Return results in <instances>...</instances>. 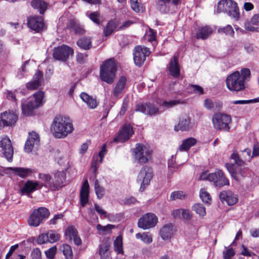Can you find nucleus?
Returning a JSON list of instances; mask_svg holds the SVG:
<instances>
[{
  "label": "nucleus",
  "mask_w": 259,
  "mask_h": 259,
  "mask_svg": "<svg viewBox=\"0 0 259 259\" xmlns=\"http://www.w3.org/2000/svg\"><path fill=\"white\" fill-rule=\"evenodd\" d=\"M127 79L125 76H120L113 89L112 94L117 99L121 98L127 89Z\"/></svg>",
  "instance_id": "obj_18"
},
{
  "label": "nucleus",
  "mask_w": 259,
  "mask_h": 259,
  "mask_svg": "<svg viewBox=\"0 0 259 259\" xmlns=\"http://www.w3.org/2000/svg\"><path fill=\"white\" fill-rule=\"evenodd\" d=\"M218 13H226L235 20H238L240 14L237 3L233 0H220L218 3Z\"/></svg>",
  "instance_id": "obj_4"
},
{
  "label": "nucleus",
  "mask_w": 259,
  "mask_h": 259,
  "mask_svg": "<svg viewBox=\"0 0 259 259\" xmlns=\"http://www.w3.org/2000/svg\"><path fill=\"white\" fill-rule=\"evenodd\" d=\"M39 143V135L34 132L29 133L25 142L24 150L28 153L32 151L34 145H37Z\"/></svg>",
  "instance_id": "obj_25"
},
{
  "label": "nucleus",
  "mask_w": 259,
  "mask_h": 259,
  "mask_svg": "<svg viewBox=\"0 0 259 259\" xmlns=\"http://www.w3.org/2000/svg\"><path fill=\"white\" fill-rule=\"evenodd\" d=\"M38 186L39 182L28 180L25 183L23 187L20 189V194L21 195H25L29 196L31 193L37 190V187Z\"/></svg>",
  "instance_id": "obj_29"
},
{
  "label": "nucleus",
  "mask_w": 259,
  "mask_h": 259,
  "mask_svg": "<svg viewBox=\"0 0 259 259\" xmlns=\"http://www.w3.org/2000/svg\"><path fill=\"white\" fill-rule=\"evenodd\" d=\"M143 176V181L139 189L140 192H143L146 187L149 185L153 176L152 168L146 165L143 166L140 171L138 178L142 179Z\"/></svg>",
  "instance_id": "obj_16"
},
{
  "label": "nucleus",
  "mask_w": 259,
  "mask_h": 259,
  "mask_svg": "<svg viewBox=\"0 0 259 259\" xmlns=\"http://www.w3.org/2000/svg\"><path fill=\"white\" fill-rule=\"evenodd\" d=\"M40 85V82L32 80L26 83V88L29 90H35L38 89Z\"/></svg>",
  "instance_id": "obj_59"
},
{
  "label": "nucleus",
  "mask_w": 259,
  "mask_h": 259,
  "mask_svg": "<svg viewBox=\"0 0 259 259\" xmlns=\"http://www.w3.org/2000/svg\"><path fill=\"white\" fill-rule=\"evenodd\" d=\"M131 6L136 12H143L144 11L142 5L138 2V0H131Z\"/></svg>",
  "instance_id": "obj_52"
},
{
  "label": "nucleus",
  "mask_w": 259,
  "mask_h": 259,
  "mask_svg": "<svg viewBox=\"0 0 259 259\" xmlns=\"http://www.w3.org/2000/svg\"><path fill=\"white\" fill-rule=\"evenodd\" d=\"M219 33L225 34L227 35L232 36L234 34V31L230 25H228L225 27H220L218 29Z\"/></svg>",
  "instance_id": "obj_49"
},
{
  "label": "nucleus",
  "mask_w": 259,
  "mask_h": 259,
  "mask_svg": "<svg viewBox=\"0 0 259 259\" xmlns=\"http://www.w3.org/2000/svg\"><path fill=\"white\" fill-rule=\"evenodd\" d=\"M32 259H42L41 252L38 247L34 248L30 254Z\"/></svg>",
  "instance_id": "obj_61"
},
{
  "label": "nucleus",
  "mask_w": 259,
  "mask_h": 259,
  "mask_svg": "<svg viewBox=\"0 0 259 259\" xmlns=\"http://www.w3.org/2000/svg\"><path fill=\"white\" fill-rule=\"evenodd\" d=\"M0 148L7 160L9 162H12L13 160L14 150L11 140L7 136H5L0 141Z\"/></svg>",
  "instance_id": "obj_15"
},
{
  "label": "nucleus",
  "mask_w": 259,
  "mask_h": 259,
  "mask_svg": "<svg viewBox=\"0 0 259 259\" xmlns=\"http://www.w3.org/2000/svg\"><path fill=\"white\" fill-rule=\"evenodd\" d=\"M157 222L158 218L155 214L148 212L139 219L138 226L143 230H147L155 227Z\"/></svg>",
  "instance_id": "obj_12"
},
{
  "label": "nucleus",
  "mask_w": 259,
  "mask_h": 259,
  "mask_svg": "<svg viewBox=\"0 0 259 259\" xmlns=\"http://www.w3.org/2000/svg\"><path fill=\"white\" fill-rule=\"evenodd\" d=\"M213 128L217 131L229 132L230 130V124L232 122L231 115L218 112L214 113L212 117Z\"/></svg>",
  "instance_id": "obj_5"
},
{
  "label": "nucleus",
  "mask_w": 259,
  "mask_h": 259,
  "mask_svg": "<svg viewBox=\"0 0 259 259\" xmlns=\"http://www.w3.org/2000/svg\"><path fill=\"white\" fill-rule=\"evenodd\" d=\"M225 165L232 178L237 182L240 181L241 178L248 176L251 172L250 169L245 165L235 166L234 164L229 163H226Z\"/></svg>",
  "instance_id": "obj_8"
},
{
  "label": "nucleus",
  "mask_w": 259,
  "mask_h": 259,
  "mask_svg": "<svg viewBox=\"0 0 259 259\" xmlns=\"http://www.w3.org/2000/svg\"><path fill=\"white\" fill-rule=\"evenodd\" d=\"M151 53L148 48L143 46H136L133 50V59L135 64L139 67L143 65L146 60V57Z\"/></svg>",
  "instance_id": "obj_9"
},
{
  "label": "nucleus",
  "mask_w": 259,
  "mask_h": 259,
  "mask_svg": "<svg viewBox=\"0 0 259 259\" xmlns=\"http://www.w3.org/2000/svg\"><path fill=\"white\" fill-rule=\"evenodd\" d=\"M119 21L116 19H113L109 20L103 29V33L104 36L108 37L111 35L114 31H118Z\"/></svg>",
  "instance_id": "obj_27"
},
{
  "label": "nucleus",
  "mask_w": 259,
  "mask_h": 259,
  "mask_svg": "<svg viewBox=\"0 0 259 259\" xmlns=\"http://www.w3.org/2000/svg\"><path fill=\"white\" fill-rule=\"evenodd\" d=\"M80 97L91 109H95L98 105V102L96 99L89 95L87 93L82 92L80 95Z\"/></svg>",
  "instance_id": "obj_34"
},
{
  "label": "nucleus",
  "mask_w": 259,
  "mask_h": 259,
  "mask_svg": "<svg viewBox=\"0 0 259 259\" xmlns=\"http://www.w3.org/2000/svg\"><path fill=\"white\" fill-rule=\"evenodd\" d=\"M30 5L34 9L37 10L40 14L43 15L48 9L49 3L44 0H32Z\"/></svg>",
  "instance_id": "obj_32"
},
{
  "label": "nucleus",
  "mask_w": 259,
  "mask_h": 259,
  "mask_svg": "<svg viewBox=\"0 0 259 259\" xmlns=\"http://www.w3.org/2000/svg\"><path fill=\"white\" fill-rule=\"evenodd\" d=\"M136 237L138 239H141L144 243L146 244H150L152 242V237L148 233L144 232L143 234L140 233L136 234Z\"/></svg>",
  "instance_id": "obj_44"
},
{
  "label": "nucleus",
  "mask_w": 259,
  "mask_h": 259,
  "mask_svg": "<svg viewBox=\"0 0 259 259\" xmlns=\"http://www.w3.org/2000/svg\"><path fill=\"white\" fill-rule=\"evenodd\" d=\"M76 44L80 48L84 50H90L93 47L92 38L88 36L80 37Z\"/></svg>",
  "instance_id": "obj_35"
},
{
  "label": "nucleus",
  "mask_w": 259,
  "mask_h": 259,
  "mask_svg": "<svg viewBox=\"0 0 259 259\" xmlns=\"http://www.w3.org/2000/svg\"><path fill=\"white\" fill-rule=\"evenodd\" d=\"M240 155L245 163L246 161H249L253 157L252 154L251 155V149L249 148H245L243 150H241L240 151Z\"/></svg>",
  "instance_id": "obj_50"
},
{
  "label": "nucleus",
  "mask_w": 259,
  "mask_h": 259,
  "mask_svg": "<svg viewBox=\"0 0 259 259\" xmlns=\"http://www.w3.org/2000/svg\"><path fill=\"white\" fill-rule=\"evenodd\" d=\"M193 210L200 216H204L206 214L205 208L203 204L196 203L192 207Z\"/></svg>",
  "instance_id": "obj_51"
},
{
  "label": "nucleus",
  "mask_w": 259,
  "mask_h": 259,
  "mask_svg": "<svg viewBox=\"0 0 259 259\" xmlns=\"http://www.w3.org/2000/svg\"><path fill=\"white\" fill-rule=\"evenodd\" d=\"M62 252L65 259H73V253L71 247L67 244L62 245Z\"/></svg>",
  "instance_id": "obj_43"
},
{
  "label": "nucleus",
  "mask_w": 259,
  "mask_h": 259,
  "mask_svg": "<svg viewBox=\"0 0 259 259\" xmlns=\"http://www.w3.org/2000/svg\"><path fill=\"white\" fill-rule=\"evenodd\" d=\"M167 69L169 74L175 78H178L180 76V67L179 64L178 57L174 56L171 58L167 65Z\"/></svg>",
  "instance_id": "obj_21"
},
{
  "label": "nucleus",
  "mask_w": 259,
  "mask_h": 259,
  "mask_svg": "<svg viewBox=\"0 0 259 259\" xmlns=\"http://www.w3.org/2000/svg\"><path fill=\"white\" fill-rule=\"evenodd\" d=\"M66 179V173L64 171H57L54 174L53 178H52L51 183H50V189L51 191L58 190L64 186V182Z\"/></svg>",
  "instance_id": "obj_19"
},
{
  "label": "nucleus",
  "mask_w": 259,
  "mask_h": 259,
  "mask_svg": "<svg viewBox=\"0 0 259 259\" xmlns=\"http://www.w3.org/2000/svg\"><path fill=\"white\" fill-rule=\"evenodd\" d=\"M38 178L46 183V184H41L39 188H41L42 187H46L47 186L50 188V183H51L52 182V177L49 174L39 173Z\"/></svg>",
  "instance_id": "obj_42"
},
{
  "label": "nucleus",
  "mask_w": 259,
  "mask_h": 259,
  "mask_svg": "<svg viewBox=\"0 0 259 259\" xmlns=\"http://www.w3.org/2000/svg\"><path fill=\"white\" fill-rule=\"evenodd\" d=\"M48 242L53 243L59 240L60 235L54 230H50L47 233Z\"/></svg>",
  "instance_id": "obj_48"
},
{
  "label": "nucleus",
  "mask_w": 259,
  "mask_h": 259,
  "mask_svg": "<svg viewBox=\"0 0 259 259\" xmlns=\"http://www.w3.org/2000/svg\"><path fill=\"white\" fill-rule=\"evenodd\" d=\"M219 197L222 202H226L229 206L234 205L238 201L237 195L230 190L221 192Z\"/></svg>",
  "instance_id": "obj_22"
},
{
  "label": "nucleus",
  "mask_w": 259,
  "mask_h": 259,
  "mask_svg": "<svg viewBox=\"0 0 259 259\" xmlns=\"http://www.w3.org/2000/svg\"><path fill=\"white\" fill-rule=\"evenodd\" d=\"M185 90L190 94H195L200 95L204 94L203 89L197 84H189L186 87Z\"/></svg>",
  "instance_id": "obj_40"
},
{
  "label": "nucleus",
  "mask_w": 259,
  "mask_h": 259,
  "mask_svg": "<svg viewBox=\"0 0 259 259\" xmlns=\"http://www.w3.org/2000/svg\"><path fill=\"white\" fill-rule=\"evenodd\" d=\"M74 127L71 119L66 116L58 115L55 117L51 130L54 137L61 139L72 133Z\"/></svg>",
  "instance_id": "obj_2"
},
{
  "label": "nucleus",
  "mask_w": 259,
  "mask_h": 259,
  "mask_svg": "<svg viewBox=\"0 0 259 259\" xmlns=\"http://www.w3.org/2000/svg\"><path fill=\"white\" fill-rule=\"evenodd\" d=\"M182 103V102L180 100H171V101H164L161 103V106L163 107L169 108L174 107V106H175L178 104H181Z\"/></svg>",
  "instance_id": "obj_56"
},
{
  "label": "nucleus",
  "mask_w": 259,
  "mask_h": 259,
  "mask_svg": "<svg viewBox=\"0 0 259 259\" xmlns=\"http://www.w3.org/2000/svg\"><path fill=\"white\" fill-rule=\"evenodd\" d=\"M27 25L30 29L37 33L43 31L45 25L44 18L37 15L28 17Z\"/></svg>",
  "instance_id": "obj_13"
},
{
  "label": "nucleus",
  "mask_w": 259,
  "mask_h": 259,
  "mask_svg": "<svg viewBox=\"0 0 259 259\" xmlns=\"http://www.w3.org/2000/svg\"><path fill=\"white\" fill-rule=\"evenodd\" d=\"M18 118L17 114L14 112L5 111L0 114V130L5 126L13 125Z\"/></svg>",
  "instance_id": "obj_17"
},
{
  "label": "nucleus",
  "mask_w": 259,
  "mask_h": 259,
  "mask_svg": "<svg viewBox=\"0 0 259 259\" xmlns=\"http://www.w3.org/2000/svg\"><path fill=\"white\" fill-rule=\"evenodd\" d=\"M114 250L118 254H123V243L122 240L121 238L119 237H117L116 239L114 241Z\"/></svg>",
  "instance_id": "obj_46"
},
{
  "label": "nucleus",
  "mask_w": 259,
  "mask_h": 259,
  "mask_svg": "<svg viewBox=\"0 0 259 259\" xmlns=\"http://www.w3.org/2000/svg\"><path fill=\"white\" fill-rule=\"evenodd\" d=\"M235 254V252L232 247L228 248L226 251L223 252L224 259H231Z\"/></svg>",
  "instance_id": "obj_64"
},
{
  "label": "nucleus",
  "mask_w": 259,
  "mask_h": 259,
  "mask_svg": "<svg viewBox=\"0 0 259 259\" xmlns=\"http://www.w3.org/2000/svg\"><path fill=\"white\" fill-rule=\"evenodd\" d=\"M191 128V118L189 116L182 117L179 119L178 123L174 126L176 132L189 131Z\"/></svg>",
  "instance_id": "obj_28"
},
{
  "label": "nucleus",
  "mask_w": 259,
  "mask_h": 259,
  "mask_svg": "<svg viewBox=\"0 0 259 259\" xmlns=\"http://www.w3.org/2000/svg\"><path fill=\"white\" fill-rule=\"evenodd\" d=\"M74 53L73 49L66 45H62L55 48L53 50V58L59 61L66 62L70 55H73Z\"/></svg>",
  "instance_id": "obj_10"
},
{
  "label": "nucleus",
  "mask_w": 259,
  "mask_h": 259,
  "mask_svg": "<svg viewBox=\"0 0 259 259\" xmlns=\"http://www.w3.org/2000/svg\"><path fill=\"white\" fill-rule=\"evenodd\" d=\"M117 65L114 58L105 61L100 66V78L103 81L108 84L112 83L115 78Z\"/></svg>",
  "instance_id": "obj_3"
},
{
  "label": "nucleus",
  "mask_w": 259,
  "mask_h": 259,
  "mask_svg": "<svg viewBox=\"0 0 259 259\" xmlns=\"http://www.w3.org/2000/svg\"><path fill=\"white\" fill-rule=\"evenodd\" d=\"M38 107L33 101H29L27 104L22 105V112L25 116H30L34 109Z\"/></svg>",
  "instance_id": "obj_39"
},
{
  "label": "nucleus",
  "mask_w": 259,
  "mask_h": 259,
  "mask_svg": "<svg viewBox=\"0 0 259 259\" xmlns=\"http://www.w3.org/2000/svg\"><path fill=\"white\" fill-rule=\"evenodd\" d=\"M95 190L97 198L99 199H102L105 194V191L103 187L100 186L98 180L95 182Z\"/></svg>",
  "instance_id": "obj_47"
},
{
  "label": "nucleus",
  "mask_w": 259,
  "mask_h": 259,
  "mask_svg": "<svg viewBox=\"0 0 259 259\" xmlns=\"http://www.w3.org/2000/svg\"><path fill=\"white\" fill-rule=\"evenodd\" d=\"M88 57V55L87 54L78 53L76 56V61L79 64H84L86 62Z\"/></svg>",
  "instance_id": "obj_62"
},
{
  "label": "nucleus",
  "mask_w": 259,
  "mask_h": 259,
  "mask_svg": "<svg viewBox=\"0 0 259 259\" xmlns=\"http://www.w3.org/2000/svg\"><path fill=\"white\" fill-rule=\"evenodd\" d=\"M208 180L213 182L217 187H222L230 185L229 180L226 178L224 172L219 169H215L214 172L208 174Z\"/></svg>",
  "instance_id": "obj_11"
},
{
  "label": "nucleus",
  "mask_w": 259,
  "mask_h": 259,
  "mask_svg": "<svg viewBox=\"0 0 259 259\" xmlns=\"http://www.w3.org/2000/svg\"><path fill=\"white\" fill-rule=\"evenodd\" d=\"M259 24V13L257 14H255L252 17L250 21V22L245 24V28L251 31H254L256 30L257 28H256L252 25H257Z\"/></svg>",
  "instance_id": "obj_41"
},
{
  "label": "nucleus",
  "mask_w": 259,
  "mask_h": 259,
  "mask_svg": "<svg viewBox=\"0 0 259 259\" xmlns=\"http://www.w3.org/2000/svg\"><path fill=\"white\" fill-rule=\"evenodd\" d=\"M250 71L248 68H242L239 72L235 71L228 75L226 80L227 88L232 91L239 92L245 88V81L249 78Z\"/></svg>",
  "instance_id": "obj_1"
},
{
  "label": "nucleus",
  "mask_w": 259,
  "mask_h": 259,
  "mask_svg": "<svg viewBox=\"0 0 259 259\" xmlns=\"http://www.w3.org/2000/svg\"><path fill=\"white\" fill-rule=\"evenodd\" d=\"M100 17V14L98 11L92 12L89 15V18L98 25H100L101 23Z\"/></svg>",
  "instance_id": "obj_53"
},
{
  "label": "nucleus",
  "mask_w": 259,
  "mask_h": 259,
  "mask_svg": "<svg viewBox=\"0 0 259 259\" xmlns=\"http://www.w3.org/2000/svg\"><path fill=\"white\" fill-rule=\"evenodd\" d=\"M10 169H11L15 175L23 178L28 177L32 173V169L28 168L10 167Z\"/></svg>",
  "instance_id": "obj_36"
},
{
  "label": "nucleus",
  "mask_w": 259,
  "mask_h": 259,
  "mask_svg": "<svg viewBox=\"0 0 259 259\" xmlns=\"http://www.w3.org/2000/svg\"><path fill=\"white\" fill-rule=\"evenodd\" d=\"M89 188L88 181L85 180L81 187L79 194L80 203L82 207L89 203Z\"/></svg>",
  "instance_id": "obj_23"
},
{
  "label": "nucleus",
  "mask_w": 259,
  "mask_h": 259,
  "mask_svg": "<svg viewBox=\"0 0 259 259\" xmlns=\"http://www.w3.org/2000/svg\"><path fill=\"white\" fill-rule=\"evenodd\" d=\"M200 197L203 202L205 203L210 204L211 201V196L209 193L201 189L200 191Z\"/></svg>",
  "instance_id": "obj_54"
},
{
  "label": "nucleus",
  "mask_w": 259,
  "mask_h": 259,
  "mask_svg": "<svg viewBox=\"0 0 259 259\" xmlns=\"http://www.w3.org/2000/svg\"><path fill=\"white\" fill-rule=\"evenodd\" d=\"M128 107V99L127 98H125L123 100L122 107L119 111V114L123 115L125 114Z\"/></svg>",
  "instance_id": "obj_63"
},
{
  "label": "nucleus",
  "mask_w": 259,
  "mask_h": 259,
  "mask_svg": "<svg viewBox=\"0 0 259 259\" xmlns=\"http://www.w3.org/2000/svg\"><path fill=\"white\" fill-rule=\"evenodd\" d=\"M45 96V93L42 91H38L33 94V96L34 98V103L39 107L42 105V99Z\"/></svg>",
  "instance_id": "obj_45"
},
{
  "label": "nucleus",
  "mask_w": 259,
  "mask_h": 259,
  "mask_svg": "<svg viewBox=\"0 0 259 259\" xmlns=\"http://www.w3.org/2000/svg\"><path fill=\"white\" fill-rule=\"evenodd\" d=\"M185 197L184 192L181 191H174L171 193L170 198L171 200H175L177 199H182Z\"/></svg>",
  "instance_id": "obj_60"
},
{
  "label": "nucleus",
  "mask_w": 259,
  "mask_h": 259,
  "mask_svg": "<svg viewBox=\"0 0 259 259\" xmlns=\"http://www.w3.org/2000/svg\"><path fill=\"white\" fill-rule=\"evenodd\" d=\"M134 134V131L132 125L130 124H124L117 136L114 138L113 141L116 143H123L128 140Z\"/></svg>",
  "instance_id": "obj_14"
},
{
  "label": "nucleus",
  "mask_w": 259,
  "mask_h": 259,
  "mask_svg": "<svg viewBox=\"0 0 259 259\" xmlns=\"http://www.w3.org/2000/svg\"><path fill=\"white\" fill-rule=\"evenodd\" d=\"M57 250L56 246H54L46 250L45 253L47 258L49 259H54L57 252Z\"/></svg>",
  "instance_id": "obj_57"
},
{
  "label": "nucleus",
  "mask_w": 259,
  "mask_h": 259,
  "mask_svg": "<svg viewBox=\"0 0 259 259\" xmlns=\"http://www.w3.org/2000/svg\"><path fill=\"white\" fill-rule=\"evenodd\" d=\"M115 225L111 224H108L105 226H103L100 224H98L96 227L98 231L108 233H110L111 230L115 228Z\"/></svg>",
  "instance_id": "obj_55"
},
{
  "label": "nucleus",
  "mask_w": 259,
  "mask_h": 259,
  "mask_svg": "<svg viewBox=\"0 0 259 259\" xmlns=\"http://www.w3.org/2000/svg\"><path fill=\"white\" fill-rule=\"evenodd\" d=\"M65 235L69 241L73 240L74 243L77 246L82 244V241L78 234L77 229L73 226H68L65 230Z\"/></svg>",
  "instance_id": "obj_24"
},
{
  "label": "nucleus",
  "mask_w": 259,
  "mask_h": 259,
  "mask_svg": "<svg viewBox=\"0 0 259 259\" xmlns=\"http://www.w3.org/2000/svg\"><path fill=\"white\" fill-rule=\"evenodd\" d=\"M182 0H158V8L160 13L167 14L170 10L169 4L178 6L180 4Z\"/></svg>",
  "instance_id": "obj_26"
},
{
  "label": "nucleus",
  "mask_w": 259,
  "mask_h": 259,
  "mask_svg": "<svg viewBox=\"0 0 259 259\" xmlns=\"http://www.w3.org/2000/svg\"><path fill=\"white\" fill-rule=\"evenodd\" d=\"M197 142V140L193 137H190L184 140L182 144L179 147V150L181 151H187L190 148L195 145Z\"/></svg>",
  "instance_id": "obj_37"
},
{
  "label": "nucleus",
  "mask_w": 259,
  "mask_h": 259,
  "mask_svg": "<svg viewBox=\"0 0 259 259\" xmlns=\"http://www.w3.org/2000/svg\"><path fill=\"white\" fill-rule=\"evenodd\" d=\"M109 249V245L106 244L101 245L99 249V255L102 259H107L106 254Z\"/></svg>",
  "instance_id": "obj_58"
},
{
  "label": "nucleus",
  "mask_w": 259,
  "mask_h": 259,
  "mask_svg": "<svg viewBox=\"0 0 259 259\" xmlns=\"http://www.w3.org/2000/svg\"><path fill=\"white\" fill-rule=\"evenodd\" d=\"M135 110L137 112H142L147 115L152 116L158 112L159 109L154 104L147 102L137 104Z\"/></svg>",
  "instance_id": "obj_20"
},
{
  "label": "nucleus",
  "mask_w": 259,
  "mask_h": 259,
  "mask_svg": "<svg viewBox=\"0 0 259 259\" xmlns=\"http://www.w3.org/2000/svg\"><path fill=\"white\" fill-rule=\"evenodd\" d=\"M230 159L233 160V163L231 164H234L235 166H243L245 165V162L242 159L240 154H239L237 150H234L230 156Z\"/></svg>",
  "instance_id": "obj_38"
},
{
  "label": "nucleus",
  "mask_w": 259,
  "mask_h": 259,
  "mask_svg": "<svg viewBox=\"0 0 259 259\" xmlns=\"http://www.w3.org/2000/svg\"><path fill=\"white\" fill-rule=\"evenodd\" d=\"M66 29L73 31L75 34L82 35L85 33L83 27L75 19H70L66 25Z\"/></svg>",
  "instance_id": "obj_30"
},
{
  "label": "nucleus",
  "mask_w": 259,
  "mask_h": 259,
  "mask_svg": "<svg viewBox=\"0 0 259 259\" xmlns=\"http://www.w3.org/2000/svg\"><path fill=\"white\" fill-rule=\"evenodd\" d=\"M174 232V226L171 223L164 225L160 230V235L163 240L170 239Z\"/></svg>",
  "instance_id": "obj_31"
},
{
  "label": "nucleus",
  "mask_w": 259,
  "mask_h": 259,
  "mask_svg": "<svg viewBox=\"0 0 259 259\" xmlns=\"http://www.w3.org/2000/svg\"><path fill=\"white\" fill-rule=\"evenodd\" d=\"M49 210L45 207L34 209L29 215L27 223L29 226L37 227L50 216Z\"/></svg>",
  "instance_id": "obj_7"
},
{
  "label": "nucleus",
  "mask_w": 259,
  "mask_h": 259,
  "mask_svg": "<svg viewBox=\"0 0 259 259\" xmlns=\"http://www.w3.org/2000/svg\"><path fill=\"white\" fill-rule=\"evenodd\" d=\"M132 151L135 160L142 165L147 163L152 158V151L143 144H136Z\"/></svg>",
  "instance_id": "obj_6"
},
{
  "label": "nucleus",
  "mask_w": 259,
  "mask_h": 259,
  "mask_svg": "<svg viewBox=\"0 0 259 259\" xmlns=\"http://www.w3.org/2000/svg\"><path fill=\"white\" fill-rule=\"evenodd\" d=\"M212 33V28L208 26H205L199 28L195 35L197 39H201L203 40L207 39Z\"/></svg>",
  "instance_id": "obj_33"
}]
</instances>
